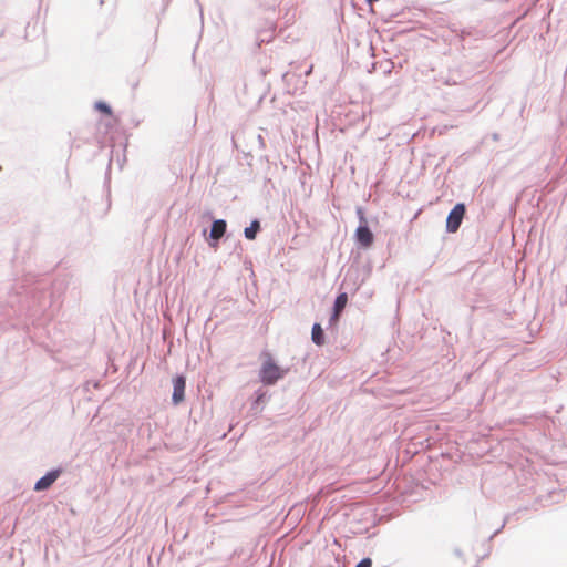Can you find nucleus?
Wrapping results in <instances>:
<instances>
[{"instance_id": "f257e3e1", "label": "nucleus", "mask_w": 567, "mask_h": 567, "mask_svg": "<svg viewBox=\"0 0 567 567\" xmlns=\"http://www.w3.org/2000/svg\"><path fill=\"white\" fill-rule=\"evenodd\" d=\"M284 375V371L272 362L269 358L266 360L260 370V379L265 384H274Z\"/></svg>"}, {"instance_id": "f03ea898", "label": "nucleus", "mask_w": 567, "mask_h": 567, "mask_svg": "<svg viewBox=\"0 0 567 567\" xmlns=\"http://www.w3.org/2000/svg\"><path fill=\"white\" fill-rule=\"evenodd\" d=\"M465 205L460 203L454 206V208L450 212L446 219V230L449 233H456L462 224V220L465 216Z\"/></svg>"}, {"instance_id": "7ed1b4c3", "label": "nucleus", "mask_w": 567, "mask_h": 567, "mask_svg": "<svg viewBox=\"0 0 567 567\" xmlns=\"http://www.w3.org/2000/svg\"><path fill=\"white\" fill-rule=\"evenodd\" d=\"M186 380L183 375H177L173 379V395L172 401L174 404H179L184 401Z\"/></svg>"}, {"instance_id": "20e7f679", "label": "nucleus", "mask_w": 567, "mask_h": 567, "mask_svg": "<svg viewBox=\"0 0 567 567\" xmlns=\"http://www.w3.org/2000/svg\"><path fill=\"white\" fill-rule=\"evenodd\" d=\"M355 238L363 248H369L373 244V234L367 225L357 228Z\"/></svg>"}, {"instance_id": "39448f33", "label": "nucleus", "mask_w": 567, "mask_h": 567, "mask_svg": "<svg viewBox=\"0 0 567 567\" xmlns=\"http://www.w3.org/2000/svg\"><path fill=\"white\" fill-rule=\"evenodd\" d=\"M347 302H348V296L346 292H342L337 297L336 302H334V308H333V315L330 318L331 323L338 322L340 313L346 308Z\"/></svg>"}, {"instance_id": "423d86ee", "label": "nucleus", "mask_w": 567, "mask_h": 567, "mask_svg": "<svg viewBox=\"0 0 567 567\" xmlns=\"http://www.w3.org/2000/svg\"><path fill=\"white\" fill-rule=\"evenodd\" d=\"M58 476H59V472H50V473H48L47 475L41 477L35 483L34 489L35 491H44V489L49 488L55 482Z\"/></svg>"}, {"instance_id": "0eeeda50", "label": "nucleus", "mask_w": 567, "mask_h": 567, "mask_svg": "<svg viewBox=\"0 0 567 567\" xmlns=\"http://www.w3.org/2000/svg\"><path fill=\"white\" fill-rule=\"evenodd\" d=\"M227 224L223 219L215 220L212 225L210 237L215 240L220 239L226 233Z\"/></svg>"}, {"instance_id": "6e6552de", "label": "nucleus", "mask_w": 567, "mask_h": 567, "mask_svg": "<svg viewBox=\"0 0 567 567\" xmlns=\"http://www.w3.org/2000/svg\"><path fill=\"white\" fill-rule=\"evenodd\" d=\"M311 338L317 346H322L324 343L323 330L319 323L313 324Z\"/></svg>"}, {"instance_id": "1a4fd4ad", "label": "nucleus", "mask_w": 567, "mask_h": 567, "mask_svg": "<svg viewBox=\"0 0 567 567\" xmlns=\"http://www.w3.org/2000/svg\"><path fill=\"white\" fill-rule=\"evenodd\" d=\"M260 228V224L258 220H254L249 227L245 228V237L249 240H254L256 235Z\"/></svg>"}, {"instance_id": "9d476101", "label": "nucleus", "mask_w": 567, "mask_h": 567, "mask_svg": "<svg viewBox=\"0 0 567 567\" xmlns=\"http://www.w3.org/2000/svg\"><path fill=\"white\" fill-rule=\"evenodd\" d=\"M95 109L101 111V112H103L106 115H112L111 107L106 103H104V102H97L95 104Z\"/></svg>"}, {"instance_id": "9b49d317", "label": "nucleus", "mask_w": 567, "mask_h": 567, "mask_svg": "<svg viewBox=\"0 0 567 567\" xmlns=\"http://www.w3.org/2000/svg\"><path fill=\"white\" fill-rule=\"evenodd\" d=\"M372 560L370 558L362 559L355 567H371Z\"/></svg>"}]
</instances>
